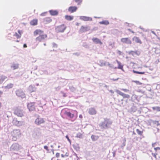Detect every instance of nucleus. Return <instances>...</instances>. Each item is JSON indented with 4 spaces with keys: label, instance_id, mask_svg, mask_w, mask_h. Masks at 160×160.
<instances>
[{
    "label": "nucleus",
    "instance_id": "1",
    "mask_svg": "<svg viewBox=\"0 0 160 160\" xmlns=\"http://www.w3.org/2000/svg\"><path fill=\"white\" fill-rule=\"evenodd\" d=\"M43 31L40 29H36L33 32V35L34 36L39 35L35 39L37 42H40L43 41L45 40L47 37V35L43 33Z\"/></svg>",
    "mask_w": 160,
    "mask_h": 160
},
{
    "label": "nucleus",
    "instance_id": "2",
    "mask_svg": "<svg viewBox=\"0 0 160 160\" xmlns=\"http://www.w3.org/2000/svg\"><path fill=\"white\" fill-rule=\"evenodd\" d=\"M24 111L22 108L19 107L15 108L14 109V113L18 117H22L24 116Z\"/></svg>",
    "mask_w": 160,
    "mask_h": 160
},
{
    "label": "nucleus",
    "instance_id": "3",
    "mask_svg": "<svg viewBox=\"0 0 160 160\" xmlns=\"http://www.w3.org/2000/svg\"><path fill=\"white\" fill-rule=\"evenodd\" d=\"M11 135L12 136V139L16 141L21 136V132L19 129H14L11 132Z\"/></svg>",
    "mask_w": 160,
    "mask_h": 160
},
{
    "label": "nucleus",
    "instance_id": "4",
    "mask_svg": "<svg viewBox=\"0 0 160 160\" xmlns=\"http://www.w3.org/2000/svg\"><path fill=\"white\" fill-rule=\"evenodd\" d=\"M66 27L64 24L57 26L55 28L56 31L58 32H63L66 28Z\"/></svg>",
    "mask_w": 160,
    "mask_h": 160
},
{
    "label": "nucleus",
    "instance_id": "5",
    "mask_svg": "<svg viewBox=\"0 0 160 160\" xmlns=\"http://www.w3.org/2000/svg\"><path fill=\"white\" fill-rule=\"evenodd\" d=\"M121 41L124 44L130 45L132 43V41L129 38H123L121 39Z\"/></svg>",
    "mask_w": 160,
    "mask_h": 160
},
{
    "label": "nucleus",
    "instance_id": "6",
    "mask_svg": "<svg viewBox=\"0 0 160 160\" xmlns=\"http://www.w3.org/2000/svg\"><path fill=\"white\" fill-rule=\"evenodd\" d=\"M12 123L13 125L18 127L22 125L23 124V122L22 121L18 120L17 118H16L13 119Z\"/></svg>",
    "mask_w": 160,
    "mask_h": 160
},
{
    "label": "nucleus",
    "instance_id": "7",
    "mask_svg": "<svg viewBox=\"0 0 160 160\" xmlns=\"http://www.w3.org/2000/svg\"><path fill=\"white\" fill-rule=\"evenodd\" d=\"M16 94L18 96L21 97L22 98H24L25 97L24 92L21 89H18L17 90Z\"/></svg>",
    "mask_w": 160,
    "mask_h": 160
},
{
    "label": "nucleus",
    "instance_id": "8",
    "mask_svg": "<svg viewBox=\"0 0 160 160\" xmlns=\"http://www.w3.org/2000/svg\"><path fill=\"white\" fill-rule=\"evenodd\" d=\"M45 122V121L43 118H38L36 119L35 121V123L37 125H40Z\"/></svg>",
    "mask_w": 160,
    "mask_h": 160
},
{
    "label": "nucleus",
    "instance_id": "9",
    "mask_svg": "<svg viewBox=\"0 0 160 160\" xmlns=\"http://www.w3.org/2000/svg\"><path fill=\"white\" fill-rule=\"evenodd\" d=\"M34 102H30L28 105V108L30 111H33L35 110Z\"/></svg>",
    "mask_w": 160,
    "mask_h": 160
},
{
    "label": "nucleus",
    "instance_id": "10",
    "mask_svg": "<svg viewBox=\"0 0 160 160\" xmlns=\"http://www.w3.org/2000/svg\"><path fill=\"white\" fill-rule=\"evenodd\" d=\"M90 29V28L88 26H82L79 30V32H83L87 31Z\"/></svg>",
    "mask_w": 160,
    "mask_h": 160
},
{
    "label": "nucleus",
    "instance_id": "11",
    "mask_svg": "<svg viewBox=\"0 0 160 160\" xmlns=\"http://www.w3.org/2000/svg\"><path fill=\"white\" fill-rule=\"evenodd\" d=\"M88 112L90 115H93L96 114L97 111L94 108H89Z\"/></svg>",
    "mask_w": 160,
    "mask_h": 160
},
{
    "label": "nucleus",
    "instance_id": "12",
    "mask_svg": "<svg viewBox=\"0 0 160 160\" xmlns=\"http://www.w3.org/2000/svg\"><path fill=\"white\" fill-rule=\"evenodd\" d=\"M80 18L81 20L85 21H91L92 20V18H91L86 16H81Z\"/></svg>",
    "mask_w": 160,
    "mask_h": 160
},
{
    "label": "nucleus",
    "instance_id": "13",
    "mask_svg": "<svg viewBox=\"0 0 160 160\" xmlns=\"http://www.w3.org/2000/svg\"><path fill=\"white\" fill-rule=\"evenodd\" d=\"M77 9V7L76 6H71L68 8V10L70 12L73 13L76 12Z\"/></svg>",
    "mask_w": 160,
    "mask_h": 160
},
{
    "label": "nucleus",
    "instance_id": "14",
    "mask_svg": "<svg viewBox=\"0 0 160 160\" xmlns=\"http://www.w3.org/2000/svg\"><path fill=\"white\" fill-rule=\"evenodd\" d=\"M132 40L134 42L137 43H138L140 44L142 43V42L140 38L137 37H134L132 38Z\"/></svg>",
    "mask_w": 160,
    "mask_h": 160
},
{
    "label": "nucleus",
    "instance_id": "15",
    "mask_svg": "<svg viewBox=\"0 0 160 160\" xmlns=\"http://www.w3.org/2000/svg\"><path fill=\"white\" fill-rule=\"evenodd\" d=\"M49 12L52 16H56L58 14V12L57 10H50L49 11Z\"/></svg>",
    "mask_w": 160,
    "mask_h": 160
},
{
    "label": "nucleus",
    "instance_id": "16",
    "mask_svg": "<svg viewBox=\"0 0 160 160\" xmlns=\"http://www.w3.org/2000/svg\"><path fill=\"white\" fill-rule=\"evenodd\" d=\"M104 122L105 124L106 125V126L108 128L109 126L111 124L112 122H111L109 119L108 118H105L104 119Z\"/></svg>",
    "mask_w": 160,
    "mask_h": 160
},
{
    "label": "nucleus",
    "instance_id": "17",
    "mask_svg": "<svg viewBox=\"0 0 160 160\" xmlns=\"http://www.w3.org/2000/svg\"><path fill=\"white\" fill-rule=\"evenodd\" d=\"M52 21V19L50 17L45 18L43 19V22L45 24H48L50 23Z\"/></svg>",
    "mask_w": 160,
    "mask_h": 160
},
{
    "label": "nucleus",
    "instance_id": "18",
    "mask_svg": "<svg viewBox=\"0 0 160 160\" xmlns=\"http://www.w3.org/2000/svg\"><path fill=\"white\" fill-rule=\"evenodd\" d=\"M65 114L68 117L71 119L75 117L74 114L70 112H66Z\"/></svg>",
    "mask_w": 160,
    "mask_h": 160
},
{
    "label": "nucleus",
    "instance_id": "19",
    "mask_svg": "<svg viewBox=\"0 0 160 160\" xmlns=\"http://www.w3.org/2000/svg\"><path fill=\"white\" fill-rule=\"evenodd\" d=\"M38 20L37 19H34L30 22V24L32 26L36 25L38 24Z\"/></svg>",
    "mask_w": 160,
    "mask_h": 160
},
{
    "label": "nucleus",
    "instance_id": "20",
    "mask_svg": "<svg viewBox=\"0 0 160 160\" xmlns=\"http://www.w3.org/2000/svg\"><path fill=\"white\" fill-rule=\"evenodd\" d=\"M18 32L19 34H18L17 32H15L14 35V36H15L17 38H20L21 36V33L22 31L20 30H18Z\"/></svg>",
    "mask_w": 160,
    "mask_h": 160
},
{
    "label": "nucleus",
    "instance_id": "21",
    "mask_svg": "<svg viewBox=\"0 0 160 160\" xmlns=\"http://www.w3.org/2000/svg\"><path fill=\"white\" fill-rule=\"evenodd\" d=\"M136 131L137 134L138 135H140L142 138H144L145 137L143 134V131H140V130H139L138 129H136Z\"/></svg>",
    "mask_w": 160,
    "mask_h": 160
},
{
    "label": "nucleus",
    "instance_id": "22",
    "mask_svg": "<svg viewBox=\"0 0 160 160\" xmlns=\"http://www.w3.org/2000/svg\"><path fill=\"white\" fill-rule=\"evenodd\" d=\"M92 40L94 42L97 44L99 43L100 44H102V43L101 41L98 38H93L92 39Z\"/></svg>",
    "mask_w": 160,
    "mask_h": 160
},
{
    "label": "nucleus",
    "instance_id": "23",
    "mask_svg": "<svg viewBox=\"0 0 160 160\" xmlns=\"http://www.w3.org/2000/svg\"><path fill=\"white\" fill-rule=\"evenodd\" d=\"M99 125L100 127L102 129H104L107 128L106 125L105 124L104 122H102Z\"/></svg>",
    "mask_w": 160,
    "mask_h": 160
},
{
    "label": "nucleus",
    "instance_id": "24",
    "mask_svg": "<svg viewBox=\"0 0 160 160\" xmlns=\"http://www.w3.org/2000/svg\"><path fill=\"white\" fill-rule=\"evenodd\" d=\"M7 78V77L4 75H1L0 76V84L2 83Z\"/></svg>",
    "mask_w": 160,
    "mask_h": 160
},
{
    "label": "nucleus",
    "instance_id": "25",
    "mask_svg": "<svg viewBox=\"0 0 160 160\" xmlns=\"http://www.w3.org/2000/svg\"><path fill=\"white\" fill-rule=\"evenodd\" d=\"M65 19L68 21H71L73 19V16H72L66 15L65 16Z\"/></svg>",
    "mask_w": 160,
    "mask_h": 160
},
{
    "label": "nucleus",
    "instance_id": "26",
    "mask_svg": "<svg viewBox=\"0 0 160 160\" xmlns=\"http://www.w3.org/2000/svg\"><path fill=\"white\" fill-rule=\"evenodd\" d=\"M143 138L142 137H135L133 138V142H135L137 141L140 142L141 139Z\"/></svg>",
    "mask_w": 160,
    "mask_h": 160
},
{
    "label": "nucleus",
    "instance_id": "27",
    "mask_svg": "<svg viewBox=\"0 0 160 160\" xmlns=\"http://www.w3.org/2000/svg\"><path fill=\"white\" fill-rule=\"evenodd\" d=\"M100 65L101 66H103L106 65H110V64L108 62L104 61L101 62Z\"/></svg>",
    "mask_w": 160,
    "mask_h": 160
},
{
    "label": "nucleus",
    "instance_id": "28",
    "mask_svg": "<svg viewBox=\"0 0 160 160\" xmlns=\"http://www.w3.org/2000/svg\"><path fill=\"white\" fill-rule=\"evenodd\" d=\"M11 68L13 70L17 69L18 68V64H13L11 66Z\"/></svg>",
    "mask_w": 160,
    "mask_h": 160
},
{
    "label": "nucleus",
    "instance_id": "29",
    "mask_svg": "<svg viewBox=\"0 0 160 160\" xmlns=\"http://www.w3.org/2000/svg\"><path fill=\"white\" fill-rule=\"evenodd\" d=\"M99 23L101 24H104L108 25L109 24V23L108 20H104L99 22Z\"/></svg>",
    "mask_w": 160,
    "mask_h": 160
},
{
    "label": "nucleus",
    "instance_id": "30",
    "mask_svg": "<svg viewBox=\"0 0 160 160\" xmlns=\"http://www.w3.org/2000/svg\"><path fill=\"white\" fill-rule=\"evenodd\" d=\"M98 136L94 135H92L91 136V138L92 140L93 141H95L97 140L98 138Z\"/></svg>",
    "mask_w": 160,
    "mask_h": 160
},
{
    "label": "nucleus",
    "instance_id": "31",
    "mask_svg": "<svg viewBox=\"0 0 160 160\" xmlns=\"http://www.w3.org/2000/svg\"><path fill=\"white\" fill-rule=\"evenodd\" d=\"M13 84L10 83L8 84L6 86H5V88L6 89H10L13 87Z\"/></svg>",
    "mask_w": 160,
    "mask_h": 160
},
{
    "label": "nucleus",
    "instance_id": "32",
    "mask_svg": "<svg viewBox=\"0 0 160 160\" xmlns=\"http://www.w3.org/2000/svg\"><path fill=\"white\" fill-rule=\"evenodd\" d=\"M133 72L135 73L138 74H145V72H138L136 71H135L134 70H133Z\"/></svg>",
    "mask_w": 160,
    "mask_h": 160
},
{
    "label": "nucleus",
    "instance_id": "33",
    "mask_svg": "<svg viewBox=\"0 0 160 160\" xmlns=\"http://www.w3.org/2000/svg\"><path fill=\"white\" fill-rule=\"evenodd\" d=\"M117 93L120 95L122 96L123 95H124V93L121 92L119 90H117L116 91Z\"/></svg>",
    "mask_w": 160,
    "mask_h": 160
},
{
    "label": "nucleus",
    "instance_id": "34",
    "mask_svg": "<svg viewBox=\"0 0 160 160\" xmlns=\"http://www.w3.org/2000/svg\"><path fill=\"white\" fill-rule=\"evenodd\" d=\"M82 135L81 133H78L77 134L76 137L79 138H82Z\"/></svg>",
    "mask_w": 160,
    "mask_h": 160
},
{
    "label": "nucleus",
    "instance_id": "35",
    "mask_svg": "<svg viewBox=\"0 0 160 160\" xmlns=\"http://www.w3.org/2000/svg\"><path fill=\"white\" fill-rule=\"evenodd\" d=\"M117 62L118 64V68L119 69H122L123 68V66L121 65V63L120 62L117 61Z\"/></svg>",
    "mask_w": 160,
    "mask_h": 160
},
{
    "label": "nucleus",
    "instance_id": "36",
    "mask_svg": "<svg viewBox=\"0 0 160 160\" xmlns=\"http://www.w3.org/2000/svg\"><path fill=\"white\" fill-rule=\"evenodd\" d=\"M74 1L77 3L78 5H80L81 3L82 0H75Z\"/></svg>",
    "mask_w": 160,
    "mask_h": 160
},
{
    "label": "nucleus",
    "instance_id": "37",
    "mask_svg": "<svg viewBox=\"0 0 160 160\" xmlns=\"http://www.w3.org/2000/svg\"><path fill=\"white\" fill-rule=\"evenodd\" d=\"M124 98H130V96L128 94L124 93V95L122 96Z\"/></svg>",
    "mask_w": 160,
    "mask_h": 160
},
{
    "label": "nucleus",
    "instance_id": "38",
    "mask_svg": "<svg viewBox=\"0 0 160 160\" xmlns=\"http://www.w3.org/2000/svg\"><path fill=\"white\" fill-rule=\"evenodd\" d=\"M158 154L157 153H152V155L154 157V158H155V159H157V155Z\"/></svg>",
    "mask_w": 160,
    "mask_h": 160
},
{
    "label": "nucleus",
    "instance_id": "39",
    "mask_svg": "<svg viewBox=\"0 0 160 160\" xmlns=\"http://www.w3.org/2000/svg\"><path fill=\"white\" fill-rule=\"evenodd\" d=\"M153 109H156L157 111H160V108L158 107H156V108H153Z\"/></svg>",
    "mask_w": 160,
    "mask_h": 160
},
{
    "label": "nucleus",
    "instance_id": "40",
    "mask_svg": "<svg viewBox=\"0 0 160 160\" xmlns=\"http://www.w3.org/2000/svg\"><path fill=\"white\" fill-rule=\"evenodd\" d=\"M154 149L156 151H157V150H160V147H158L156 148H154Z\"/></svg>",
    "mask_w": 160,
    "mask_h": 160
},
{
    "label": "nucleus",
    "instance_id": "41",
    "mask_svg": "<svg viewBox=\"0 0 160 160\" xmlns=\"http://www.w3.org/2000/svg\"><path fill=\"white\" fill-rule=\"evenodd\" d=\"M44 148L47 151H49V149L48 148V147L47 146H45L44 147Z\"/></svg>",
    "mask_w": 160,
    "mask_h": 160
},
{
    "label": "nucleus",
    "instance_id": "42",
    "mask_svg": "<svg viewBox=\"0 0 160 160\" xmlns=\"http://www.w3.org/2000/svg\"><path fill=\"white\" fill-rule=\"evenodd\" d=\"M122 90L125 92L129 91V90L123 88L122 89Z\"/></svg>",
    "mask_w": 160,
    "mask_h": 160
},
{
    "label": "nucleus",
    "instance_id": "43",
    "mask_svg": "<svg viewBox=\"0 0 160 160\" xmlns=\"http://www.w3.org/2000/svg\"><path fill=\"white\" fill-rule=\"evenodd\" d=\"M46 12H44L40 14V15L41 16H45V15H46Z\"/></svg>",
    "mask_w": 160,
    "mask_h": 160
},
{
    "label": "nucleus",
    "instance_id": "44",
    "mask_svg": "<svg viewBox=\"0 0 160 160\" xmlns=\"http://www.w3.org/2000/svg\"><path fill=\"white\" fill-rule=\"evenodd\" d=\"M60 153H59L57 152L56 154V156L57 158H58L60 156Z\"/></svg>",
    "mask_w": 160,
    "mask_h": 160
},
{
    "label": "nucleus",
    "instance_id": "45",
    "mask_svg": "<svg viewBox=\"0 0 160 160\" xmlns=\"http://www.w3.org/2000/svg\"><path fill=\"white\" fill-rule=\"evenodd\" d=\"M119 78H117L116 79H114V78H112L111 79L113 81H117V80H118V79Z\"/></svg>",
    "mask_w": 160,
    "mask_h": 160
},
{
    "label": "nucleus",
    "instance_id": "46",
    "mask_svg": "<svg viewBox=\"0 0 160 160\" xmlns=\"http://www.w3.org/2000/svg\"><path fill=\"white\" fill-rule=\"evenodd\" d=\"M66 138L68 140L69 142H71V140H70L69 139V137H68V135H67L66 136Z\"/></svg>",
    "mask_w": 160,
    "mask_h": 160
},
{
    "label": "nucleus",
    "instance_id": "47",
    "mask_svg": "<svg viewBox=\"0 0 160 160\" xmlns=\"http://www.w3.org/2000/svg\"><path fill=\"white\" fill-rule=\"evenodd\" d=\"M53 47H57V44H55V43H53Z\"/></svg>",
    "mask_w": 160,
    "mask_h": 160
},
{
    "label": "nucleus",
    "instance_id": "48",
    "mask_svg": "<svg viewBox=\"0 0 160 160\" xmlns=\"http://www.w3.org/2000/svg\"><path fill=\"white\" fill-rule=\"evenodd\" d=\"M118 53L119 54V55H121L122 52L121 51L118 50Z\"/></svg>",
    "mask_w": 160,
    "mask_h": 160
},
{
    "label": "nucleus",
    "instance_id": "49",
    "mask_svg": "<svg viewBox=\"0 0 160 160\" xmlns=\"http://www.w3.org/2000/svg\"><path fill=\"white\" fill-rule=\"evenodd\" d=\"M3 93V92L2 91L0 90V97L2 95V94Z\"/></svg>",
    "mask_w": 160,
    "mask_h": 160
},
{
    "label": "nucleus",
    "instance_id": "50",
    "mask_svg": "<svg viewBox=\"0 0 160 160\" xmlns=\"http://www.w3.org/2000/svg\"><path fill=\"white\" fill-rule=\"evenodd\" d=\"M79 118L81 119L82 118V115L80 114L79 115Z\"/></svg>",
    "mask_w": 160,
    "mask_h": 160
},
{
    "label": "nucleus",
    "instance_id": "51",
    "mask_svg": "<svg viewBox=\"0 0 160 160\" xmlns=\"http://www.w3.org/2000/svg\"><path fill=\"white\" fill-rule=\"evenodd\" d=\"M23 46L24 48H26L27 47V45L26 44H24Z\"/></svg>",
    "mask_w": 160,
    "mask_h": 160
},
{
    "label": "nucleus",
    "instance_id": "52",
    "mask_svg": "<svg viewBox=\"0 0 160 160\" xmlns=\"http://www.w3.org/2000/svg\"><path fill=\"white\" fill-rule=\"evenodd\" d=\"M2 103L0 102V108H1V107H2Z\"/></svg>",
    "mask_w": 160,
    "mask_h": 160
},
{
    "label": "nucleus",
    "instance_id": "53",
    "mask_svg": "<svg viewBox=\"0 0 160 160\" xmlns=\"http://www.w3.org/2000/svg\"><path fill=\"white\" fill-rule=\"evenodd\" d=\"M61 156H62V157L63 158V157H64V155H63V154H62L61 155Z\"/></svg>",
    "mask_w": 160,
    "mask_h": 160
},
{
    "label": "nucleus",
    "instance_id": "54",
    "mask_svg": "<svg viewBox=\"0 0 160 160\" xmlns=\"http://www.w3.org/2000/svg\"><path fill=\"white\" fill-rule=\"evenodd\" d=\"M133 134H134V135H135L136 134V133L135 132H133Z\"/></svg>",
    "mask_w": 160,
    "mask_h": 160
},
{
    "label": "nucleus",
    "instance_id": "55",
    "mask_svg": "<svg viewBox=\"0 0 160 160\" xmlns=\"http://www.w3.org/2000/svg\"><path fill=\"white\" fill-rule=\"evenodd\" d=\"M76 117H75V118H74V120H72V121H74V120H75L76 119Z\"/></svg>",
    "mask_w": 160,
    "mask_h": 160
},
{
    "label": "nucleus",
    "instance_id": "56",
    "mask_svg": "<svg viewBox=\"0 0 160 160\" xmlns=\"http://www.w3.org/2000/svg\"><path fill=\"white\" fill-rule=\"evenodd\" d=\"M128 30L129 31H130V32H131V31H132V30H131L130 29H128Z\"/></svg>",
    "mask_w": 160,
    "mask_h": 160
},
{
    "label": "nucleus",
    "instance_id": "57",
    "mask_svg": "<svg viewBox=\"0 0 160 160\" xmlns=\"http://www.w3.org/2000/svg\"><path fill=\"white\" fill-rule=\"evenodd\" d=\"M152 32V33L153 34H155V35H156L155 33V32Z\"/></svg>",
    "mask_w": 160,
    "mask_h": 160
},
{
    "label": "nucleus",
    "instance_id": "58",
    "mask_svg": "<svg viewBox=\"0 0 160 160\" xmlns=\"http://www.w3.org/2000/svg\"><path fill=\"white\" fill-rule=\"evenodd\" d=\"M131 32H132V33H134V32L133 31H132Z\"/></svg>",
    "mask_w": 160,
    "mask_h": 160
},
{
    "label": "nucleus",
    "instance_id": "59",
    "mask_svg": "<svg viewBox=\"0 0 160 160\" xmlns=\"http://www.w3.org/2000/svg\"><path fill=\"white\" fill-rule=\"evenodd\" d=\"M16 42H19V41H18V40H17V41H16Z\"/></svg>",
    "mask_w": 160,
    "mask_h": 160
},
{
    "label": "nucleus",
    "instance_id": "60",
    "mask_svg": "<svg viewBox=\"0 0 160 160\" xmlns=\"http://www.w3.org/2000/svg\"><path fill=\"white\" fill-rule=\"evenodd\" d=\"M44 45L45 46L46 45V44L45 43H44Z\"/></svg>",
    "mask_w": 160,
    "mask_h": 160
},
{
    "label": "nucleus",
    "instance_id": "61",
    "mask_svg": "<svg viewBox=\"0 0 160 160\" xmlns=\"http://www.w3.org/2000/svg\"><path fill=\"white\" fill-rule=\"evenodd\" d=\"M153 146H154V144H152Z\"/></svg>",
    "mask_w": 160,
    "mask_h": 160
},
{
    "label": "nucleus",
    "instance_id": "62",
    "mask_svg": "<svg viewBox=\"0 0 160 160\" xmlns=\"http://www.w3.org/2000/svg\"><path fill=\"white\" fill-rule=\"evenodd\" d=\"M53 159V158H52V160Z\"/></svg>",
    "mask_w": 160,
    "mask_h": 160
}]
</instances>
